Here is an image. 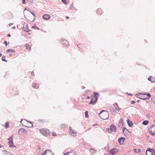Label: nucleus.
Instances as JSON below:
<instances>
[{"mask_svg": "<svg viewBox=\"0 0 155 155\" xmlns=\"http://www.w3.org/2000/svg\"><path fill=\"white\" fill-rule=\"evenodd\" d=\"M99 114L101 115L100 116L101 118L103 120H106L109 117V114L107 111H105L104 110H102L99 113Z\"/></svg>", "mask_w": 155, "mask_h": 155, "instance_id": "f257e3e1", "label": "nucleus"}, {"mask_svg": "<svg viewBox=\"0 0 155 155\" xmlns=\"http://www.w3.org/2000/svg\"><path fill=\"white\" fill-rule=\"evenodd\" d=\"M40 131L41 133L44 136H48L49 135V131L46 128L41 129L40 130Z\"/></svg>", "mask_w": 155, "mask_h": 155, "instance_id": "f03ea898", "label": "nucleus"}, {"mask_svg": "<svg viewBox=\"0 0 155 155\" xmlns=\"http://www.w3.org/2000/svg\"><path fill=\"white\" fill-rule=\"evenodd\" d=\"M98 97L96 95H94L92 97L91 101L89 102V104H90L94 105L97 102Z\"/></svg>", "mask_w": 155, "mask_h": 155, "instance_id": "7ed1b4c3", "label": "nucleus"}, {"mask_svg": "<svg viewBox=\"0 0 155 155\" xmlns=\"http://www.w3.org/2000/svg\"><path fill=\"white\" fill-rule=\"evenodd\" d=\"M60 41L64 47H67L69 45L67 41L64 38H61L60 39Z\"/></svg>", "mask_w": 155, "mask_h": 155, "instance_id": "20e7f679", "label": "nucleus"}, {"mask_svg": "<svg viewBox=\"0 0 155 155\" xmlns=\"http://www.w3.org/2000/svg\"><path fill=\"white\" fill-rule=\"evenodd\" d=\"M69 134L72 136H75L77 135V133L76 131L73 129L72 127H69Z\"/></svg>", "mask_w": 155, "mask_h": 155, "instance_id": "39448f33", "label": "nucleus"}, {"mask_svg": "<svg viewBox=\"0 0 155 155\" xmlns=\"http://www.w3.org/2000/svg\"><path fill=\"white\" fill-rule=\"evenodd\" d=\"M149 130L150 131L152 136L155 135V125H152L149 129Z\"/></svg>", "mask_w": 155, "mask_h": 155, "instance_id": "423d86ee", "label": "nucleus"}, {"mask_svg": "<svg viewBox=\"0 0 155 155\" xmlns=\"http://www.w3.org/2000/svg\"><path fill=\"white\" fill-rule=\"evenodd\" d=\"M12 136H12L8 139L9 140V145L10 147H15L16 146L13 145Z\"/></svg>", "mask_w": 155, "mask_h": 155, "instance_id": "0eeeda50", "label": "nucleus"}, {"mask_svg": "<svg viewBox=\"0 0 155 155\" xmlns=\"http://www.w3.org/2000/svg\"><path fill=\"white\" fill-rule=\"evenodd\" d=\"M113 106L115 107V109H114L113 108L111 107L110 109L111 110H113L114 112H116V110L118 111L120 110V108L118 106L117 103H116L114 104Z\"/></svg>", "mask_w": 155, "mask_h": 155, "instance_id": "6e6552de", "label": "nucleus"}, {"mask_svg": "<svg viewBox=\"0 0 155 155\" xmlns=\"http://www.w3.org/2000/svg\"><path fill=\"white\" fill-rule=\"evenodd\" d=\"M42 155H53V154L51 151L48 149L45 150Z\"/></svg>", "mask_w": 155, "mask_h": 155, "instance_id": "1a4fd4ad", "label": "nucleus"}, {"mask_svg": "<svg viewBox=\"0 0 155 155\" xmlns=\"http://www.w3.org/2000/svg\"><path fill=\"white\" fill-rule=\"evenodd\" d=\"M110 127V130L112 132H115L117 130L116 127L113 124H111Z\"/></svg>", "mask_w": 155, "mask_h": 155, "instance_id": "9d476101", "label": "nucleus"}, {"mask_svg": "<svg viewBox=\"0 0 155 155\" xmlns=\"http://www.w3.org/2000/svg\"><path fill=\"white\" fill-rule=\"evenodd\" d=\"M118 152V150L115 148H113L111 149L110 151V154L114 155Z\"/></svg>", "mask_w": 155, "mask_h": 155, "instance_id": "9b49d317", "label": "nucleus"}, {"mask_svg": "<svg viewBox=\"0 0 155 155\" xmlns=\"http://www.w3.org/2000/svg\"><path fill=\"white\" fill-rule=\"evenodd\" d=\"M42 17L44 20H48L51 18V16L49 14H44L42 16Z\"/></svg>", "mask_w": 155, "mask_h": 155, "instance_id": "f8f14e48", "label": "nucleus"}, {"mask_svg": "<svg viewBox=\"0 0 155 155\" xmlns=\"http://www.w3.org/2000/svg\"><path fill=\"white\" fill-rule=\"evenodd\" d=\"M148 151H150L151 155H155V150L154 149L148 148L146 150V152Z\"/></svg>", "mask_w": 155, "mask_h": 155, "instance_id": "ddd939ff", "label": "nucleus"}, {"mask_svg": "<svg viewBox=\"0 0 155 155\" xmlns=\"http://www.w3.org/2000/svg\"><path fill=\"white\" fill-rule=\"evenodd\" d=\"M22 30L26 32H28L29 31H31V30L28 28L27 25H23Z\"/></svg>", "mask_w": 155, "mask_h": 155, "instance_id": "4468645a", "label": "nucleus"}, {"mask_svg": "<svg viewBox=\"0 0 155 155\" xmlns=\"http://www.w3.org/2000/svg\"><path fill=\"white\" fill-rule=\"evenodd\" d=\"M125 138L123 137H121L118 140V141L120 144H123Z\"/></svg>", "mask_w": 155, "mask_h": 155, "instance_id": "2eb2a0df", "label": "nucleus"}, {"mask_svg": "<svg viewBox=\"0 0 155 155\" xmlns=\"http://www.w3.org/2000/svg\"><path fill=\"white\" fill-rule=\"evenodd\" d=\"M32 86L33 88L37 89L39 87V84L37 83H34L32 84Z\"/></svg>", "mask_w": 155, "mask_h": 155, "instance_id": "dca6fc26", "label": "nucleus"}, {"mask_svg": "<svg viewBox=\"0 0 155 155\" xmlns=\"http://www.w3.org/2000/svg\"><path fill=\"white\" fill-rule=\"evenodd\" d=\"M148 80L152 82H155V80L154 77H152L151 76H150L148 78Z\"/></svg>", "mask_w": 155, "mask_h": 155, "instance_id": "f3484780", "label": "nucleus"}, {"mask_svg": "<svg viewBox=\"0 0 155 155\" xmlns=\"http://www.w3.org/2000/svg\"><path fill=\"white\" fill-rule=\"evenodd\" d=\"M127 122L128 125V126L129 127H130L132 126L133 124L132 122L130 121L129 120L127 119Z\"/></svg>", "mask_w": 155, "mask_h": 155, "instance_id": "a211bd4d", "label": "nucleus"}, {"mask_svg": "<svg viewBox=\"0 0 155 155\" xmlns=\"http://www.w3.org/2000/svg\"><path fill=\"white\" fill-rule=\"evenodd\" d=\"M6 52L8 53H9V52L15 53V50H14L13 49H7L6 50Z\"/></svg>", "mask_w": 155, "mask_h": 155, "instance_id": "6ab92c4d", "label": "nucleus"}, {"mask_svg": "<svg viewBox=\"0 0 155 155\" xmlns=\"http://www.w3.org/2000/svg\"><path fill=\"white\" fill-rule=\"evenodd\" d=\"M147 95V96L148 97V98H139L140 99L144 100L147 99H149L151 97L150 94V93H148L146 94Z\"/></svg>", "mask_w": 155, "mask_h": 155, "instance_id": "aec40b11", "label": "nucleus"}, {"mask_svg": "<svg viewBox=\"0 0 155 155\" xmlns=\"http://www.w3.org/2000/svg\"><path fill=\"white\" fill-rule=\"evenodd\" d=\"M102 12V10L101 8H99L97 9V13L98 14H101Z\"/></svg>", "mask_w": 155, "mask_h": 155, "instance_id": "412c9836", "label": "nucleus"}, {"mask_svg": "<svg viewBox=\"0 0 155 155\" xmlns=\"http://www.w3.org/2000/svg\"><path fill=\"white\" fill-rule=\"evenodd\" d=\"M69 155H76L75 152L73 150L71 152H69Z\"/></svg>", "mask_w": 155, "mask_h": 155, "instance_id": "4be33fe9", "label": "nucleus"}, {"mask_svg": "<svg viewBox=\"0 0 155 155\" xmlns=\"http://www.w3.org/2000/svg\"><path fill=\"white\" fill-rule=\"evenodd\" d=\"M134 152L136 153H138L141 152V150L139 149H134Z\"/></svg>", "mask_w": 155, "mask_h": 155, "instance_id": "5701e85b", "label": "nucleus"}, {"mask_svg": "<svg viewBox=\"0 0 155 155\" xmlns=\"http://www.w3.org/2000/svg\"><path fill=\"white\" fill-rule=\"evenodd\" d=\"M149 123V122L148 120H144L142 122V124L145 125H147L148 123Z\"/></svg>", "mask_w": 155, "mask_h": 155, "instance_id": "b1692460", "label": "nucleus"}, {"mask_svg": "<svg viewBox=\"0 0 155 155\" xmlns=\"http://www.w3.org/2000/svg\"><path fill=\"white\" fill-rule=\"evenodd\" d=\"M25 47H26V48L28 50H30L31 49V48L29 45L26 44L25 45Z\"/></svg>", "mask_w": 155, "mask_h": 155, "instance_id": "393cba45", "label": "nucleus"}, {"mask_svg": "<svg viewBox=\"0 0 155 155\" xmlns=\"http://www.w3.org/2000/svg\"><path fill=\"white\" fill-rule=\"evenodd\" d=\"M85 116L86 118H87L89 117V115L88 114V112L87 111H86L85 112Z\"/></svg>", "mask_w": 155, "mask_h": 155, "instance_id": "a878e982", "label": "nucleus"}, {"mask_svg": "<svg viewBox=\"0 0 155 155\" xmlns=\"http://www.w3.org/2000/svg\"><path fill=\"white\" fill-rule=\"evenodd\" d=\"M5 56H3L2 57V60L3 61H4L5 62H7V60H6L5 59Z\"/></svg>", "mask_w": 155, "mask_h": 155, "instance_id": "bb28decb", "label": "nucleus"}, {"mask_svg": "<svg viewBox=\"0 0 155 155\" xmlns=\"http://www.w3.org/2000/svg\"><path fill=\"white\" fill-rule=\"evenodd\" d=\"M5 127L7 128L9 127V124L8 122H7L5 124Z\"/></svg>", "mask_w": 155, "mask_h": 155, "instance_id": "cd10ccee", "label": "nucleus"}, {"mask_svg": "<svg viewBox=\"0 0 155 155\" xmlns=\"http://www.w3.org/2000/svg\"><path fill=\"white\" fill-rule=\"evenodd\" d=\"M32 27L33 28H34L35 29H37L38 30H39L40 29V28H38V27H37V26H36V25H34V26H32Z\"/></svg>", "mask_w": 155, "mask_h": 155, "instance_id": "c85d7f7f", "label": "nucleus"}, {"mask_svg": "<svg viewBox=\"0 0 155 155\" xmlns=\"http://www.w3.org/2000/svg\"><path fill=\"white\" fill-rule=\"evenodd\" d=\"M25 131V130L23 128H21L18 130V132L19 133L20 131H21L22 132H24Z\"/></svg>", "mask_w": 155, "mask_h": 155, "instance_id": "c756f323", "label": "nucleus"}, {"mask_svg": "<svg viewBox=\"0 0 155 155\" xmlns=\"http://www.w3.org/2000/svg\"><path fill=\"white\" fill-rule=\"evenodd\" d=\"M147 155H151L150 151H148L146 152Z\"/></svg>", "mask_w": 155, "mask_h": 155, "instance_id": "7c9ffc66", "label": "nucleus"}, {"mask_svg": "<svg viewBox=\"0 0 155 155\" xmlns=\"http://www.w3.org/2000/svg\"><path fill=\"white\" fill-rule=\"evenodd\" d=\"M106 131L108 132V133H110L111 131L110 130V128H107L106 129Z\"/></svg>", "mask_w": 155, "mask_h": 155, "instance_id": "2f4dec72", "label": "nucleus"}, {"mask_svg": "<svg viewBox=\"0 0 155 155\" xmlns=\"http://www.w3.org/2000/svg\"><path fill=\"white\" fill-rule=\"evenodd\" d=\"M5 155H12V154L9 152H7V153L5 154Z\"/></svg>", "mask_w": 155, "mask_h": 155, "instance_id": "473e14b6", "label": "nucleus"}, {"mask_svg": "<svg viewBox=\"0 0 155 155\" xmlns=\"http://www.w3.org/2000/svg\"><path fill=\"white\" fill-rule=\"evenodd\" d=\"M73 6V3L71 4L70 6V9H71L72 8Z\"/></svg>", "mask_w": 155, "mask_h": 155, "instance_id": "72a5a7b5", "label": "nucleus"}, {"mask_svg": "<svg viewBox=\"0 0 155 155\" xmlns=\"http://www.w3.org/2000/svg\"><path fill=\"white\" fill-rule=\"evenodd\" d=\"M61 1L62 2L65 4H66L67 3V2L66 0H61Z\"/></svg>", "mask_w": 155, "mask_h": 155, "instance_id": "f704fd0d", "label": "nucleus"}, {"mask_svg": "<svg viewBox=\"0 0 155 155\" xmlns=\"http://www.w3.org/2000/svg\"><path fill=\"white\" fill-rule=\"evenodd\" d=\"M30 12L34 16V17H35V13L34 12H32L30 11Z\"/></svg>", "mask_w": 155, "mask_h": 155, "instance_id": "c9c22d12", "label": "nucleus"}, {"mask_svg": "<svg viewBox=\"0 0 155 155\" xmlns=\"http://www.w3.org/2000/svg\"><path fill=\"white\" fill-rule=\"evenodd\" d=\"M52 135L53 136H55L56 135V133H54V132H52Z\"/></svg>", "mask_w": 155, "mask_h": 155, "instance_id": "e433bc0d", "label": "nucleus"}, {"mask_svg": "<svg viewBox=\"0 0 155 155\" xmlns=\"http://www.w3.org/2000/svg\"><path fill=\"white\" fill-rule=\"evenodd\" d=\"M125 130H126L127 131V130L125 127H124L123 128V131L124 132Z\"/></svg>", "mask_w": 155, "mask_h": 155, "instance_id": "4c0bfd02", "label": "nucleus"}, {"mask_svg": "<svg viewBox=\"0 0 155 155\" xmlns=\"http://www.w3.org/2000/svg\"><path fill=\"white\" fill-rule=\"evenodd\" d=\"M135 102H136L135 101H131V104H134L135 103Z\"/></svg>", "mask_w": 155, "mask_h": 155, "instance_id": "58836bf2", "label": "nucleus"}, {"mask_svg": "<svg viewBox=\"0 0 155 155\" xmlns=\"http://www.w3.org/2000/svg\"><path fill=\"white\" fill-rule=\"evenodd\" d=\"M69 152H68L66 153H64V155H69Z\"/></svg>", "mask_w": 155, "mask_h": 155, "instance_id": "ea45409f", "label": "nucleus"}, {"mask_svg": "<svg viewBox=\"0 0 155 155\" xmlns=\"http://www.w3.org/2000/svg\"><path fill=\"white\" fill-rule=\"evenodd\" d=\"M66 125L64 124H63L61 125V126L63 127H65Z\"/></svg>", "mask_w": 155, "mask_h": 155, "instance_id": "a19ab883", "label": "nucleus"}, {"mask_svg": "<svg viewBox=\"0 0 155 155\" xmlns=\"http://www.w3.org/2000/svg\"><path fill=\"white\" fill-rule=\"evenodd\" d=\"M4 44L6 46H7L8 45L7 41H5Z\"/></svg>", "mask_w": 155, "mask_h": 155, "instance_id": "79ce46f5", "label": "nucleus"}, {"mask_svg": "<svg viewBox=\"0 0 155 155\" xmlns=\"http://www.w3.org/2000/svg\"><path fill=\"white\" fill-rule=\"evenodd\" d=\"M22 3L23 4H25V0H23L22 1Z\"/></svg>", "mask_w": 155, "mask_h": 155, "instance_id": "37998d69", "label": "nucleus"}, {"mask_svg": "<svg viewBox=\"0 0 155 155\" xmlns=\"http://www.w3.org/2000/svg\"><path fill=\"white\" fill-rule=\"evenodd\" d=\"M126 94H128V95H130V96H132L133 95V94H130V93H128L127 92Z\"/></svg>", "mask_w": 155, "mask_h": 155, "instance_id": "c03bdc74", "label": "nucleus"}, {"mask_svg": "<svg viewBox=\"0 0 155 155\" xmlns=\"http://www.w3.org/2000/svg\"><path fill=\"white\" fill-rule=\"evenodd\" d=\"M31 75L32 76L34 75V73L33 72H32L31 73Z\"/></svg>", "mask_w": 155, "mask_h": 155, "instance_id": "a18cd8bd", "label": "nucleus"}, {"mask_svg": "<svg viewBox=\"0 0 155 155\" xmlns=\"http://www.w3.org/2000/svg\"><path fill=\"white\" fill-rule=\"evenodd\" d=\"M77 46L78 47H79V48H80V46H81V44H78L77 45Z\"/></svg>", "mask_w": 155, "mask_h": 155, "instance_id": "49530a36", "label": "nucleus"}, {"mask_svg": "<svg viewBox=\"0 0 155 155\" xmlns=\"http://www.w3.org/2000/svg\"><path fill=\"white\" fill-rule=\"evenodd\" d=\"M13 25V23H11L9 24V26H12V25Z\"/></svg>", "mask_w": 155, "mask_h": 155, "instance_id": "de8ad7c7", "label": "nucleus"}, {"mask_svg": "<svg viewBox=\"0 0 155 155\" xmlns=\"http://www.w3.org/2000/svg\"><path fill=\"white\" fill-rule=\"evenodd\" d=\"M94 94H96V95H98V93H96V92H94Z\"/></svg>", "mask_w": 155, "mask_h": 155, "instance_id": "09e8293b", "label": "nucleus"}, {"mask_svg": "<svg viewBox=\"0 0 155 155\" xmlns=\"http://www.w3.org/2000/svg\"><path fill=\"white\" fill-rule=\"evenodd\" d=\"M140 94H141V93H140L139 94H136V95L137 96H137H139V95Z\"/></svg>", "mask_w": 155, "mask_h": 155, "instance_id": "8fccbe9b", "label": "nucleus"}, {"mask_svg": "<svg viewBox=\"0 0 155 155\" xmlns=\"http://www.w3.org/2000/svg\"><path fill=\"white\" fill-rule=\"evenodd\" d=\"M85 88V87L84 86H82V87H81V88L82 89H84Z\"/></svg>", "mask_w": 155, "mask_h": 155, "instance_id": "3c124183", "label": "nucleus"}, {"mask_svg": "<svg viewBox=\"0 0 155 155\" xmlns=\"http://www.w3.org/2000/svg\"><path fill=\"white\" fill-rule=\"evenodd\" d=\"M12 28L13 29H15V26H13V27H12Z\"/></svg>", "mask_w": 155, "mask_h": 155, "instance_id": "603ef678", "label": "nucleus"}, {"mask_svg": "<svg viewBox=\"0 0 155 155\" xmlns=\"http://www.w3.org/2000/svg\"><path fill=\"white\" fill-rule=\"evenodd\" d=\"M8 37H10V36H11V35H10V34H8Z\"/></svg>", "mask_w": 155, "mask_h": 155, "instance_id": "864d4df0", "label": "nucleus"}, {"mask_svg": "<svg viewBox=\"0 0 155 155\" xmlns=\"http://www.w3.org/2000/svg\"><path fill=\"white\" fill-rule=\"evenodd\" d=\"M66 18L67 19H69V17H68V16H66Z\"/></svg>", "mask_w": 155, "mask_h": 155, "instance_id": "5fc2aeb1", "label": "nucleus"}, {"mask_svg": "<svg viewBox=\"0 0 155 155\" xmlns=\"http://www.w3.org/2000/svg\"><path fill=\"white\" fill-rule=\"evenodd\" d=\"M87 99H90V97H89V96H88V97H87Z\"/></svg>", "mask_w": 155, "mask_h": 155, "instance_id": "6e6d98bb", "label": "nucleus"}, {"mask_svg": "<svg viewBox=\"0 0 155 155\" xmlns=\"http://www.w3.org/2000/svg\"><path fill=\"white\" fill-rule=\"evenodd\" d=\"M30 123L31 124V125L32 126H33V124H32V123H31V122H30Z\"/></svg>", "mask_w": 155, "mask_h": 155, "instance_id": "4d7b16f0", "label": "nucleus"}, {"mask_svg": "<svg viewBox=\"0 0 155 155\" xmlns=\"http://www.w3.org/2000/svg\"><path fill=\"white\" fill-rule=\"evenodd\" d=\"M2 56V54L0 53V57H1Z\"/></svg>", "mask_w": 155, "mask_h": 155, "instance_id": "13d9d810", "label": "nucleus"}, {"mask_svg": "<svg viewBox=\"0 0 155 155\" xmlns=\"http://www.w3.org/2000/svg\"><path fill=\"white\" fill-rule=\"evenodd\" d=\"M2 146L0 144V148H2Z\"/></svg>", "mask_w": 155, "mask_h": 155, "instance_id": "bf43d9fd", "label": "nucleus"}, {"mask_svg": "<svg viewBox=\"0 0 155 155\" xmlns=\"http://www.w3.org/2000/svg\"><path fill=\"white\" fill-rule=\"evenodd\" d=\"M137 102H139L140 101V100H138L137 101Z\"/></svg>", "mask_w": 155, "mask_h": 155, "instance_id": "052dcab7", "label": "nucleus"}, {"mask_svg": "<svg viewBox=\"0 0 155 155\" xmlns=\"http://www.w3.org/2000/svg\"><path fill=\"white\" fill-rule=\"evenodd\" d=\"M22 120H23V119H21V121H20V122H22Z\"/></svg>", "mask_w": 155, "mask_h": 155, "instance_id": "680f3d73", "label": "nucleus"}, {"mask_svg": "<svg viewBox=\"0 0 155 155\" xmlns=\"http://www.w3.org/2000/svg\"><path fill=\"white\" fill-rule=\"evenodd\" d=\"M12 55V54H9V56H11Z\"/></svg>", "mask_w": 155, "mask_h": 155, "instance_id": "e2e57ef3", "label": "nucleus"}, {"mask_svg": "<svg viewBox=\"0 0 155 155\" xmlns=\"http://www.w3.org/2000/svg\"><path fill=\"white\" fill-rule=\"evenodd\" d=\"M96 125H97V124H96ZM95 125H96V124H94V125H93V126H95Z\"/></svg>", "mask_w": 155, "mask_h": 155, "instance_id": "0e129e2a", "label": "nucleus"}, {"mask_svg": "<svg viewBox=\"0 0 155 155\" xmlns=\"http://www.w3.org/2000/svg\"><path fill=\"white\" fill-rule=\"evenodd\" d=\"M3 152H4V151H5V150H3Z\"/></svg>", "mask_w": 155, "mask_h": 155, "instance_id": "69168bd1", "label": "nucleus"}, {"mask_svg": "<svg viewBox=\"0 0 155 155\" xmlns=\"http://www.w3.org/2000/svg\"><path fill=\"white\" fill-rule=\"evenodd\" d=\"M25 10H26V8L24 10V11H25Z\"/></svg>", "mask_w": 155, "mask_h": 155, "instance_id": "338daca9", "label": "nucleus"}, {"mask_svg": "<svg viewBox=\"0 0 155 155\" xmlns=\"http://www.w3.org/2000/svg\"><path fill=\"white\" fill-rule=\"evenodd\" d=\"M28 34L29 35H30V33H28Z\"/></svg>", "mask_w": 155, "mask_h": 155, "instance_id": "774afa93", "label": "nucleus"}]
</instances>
